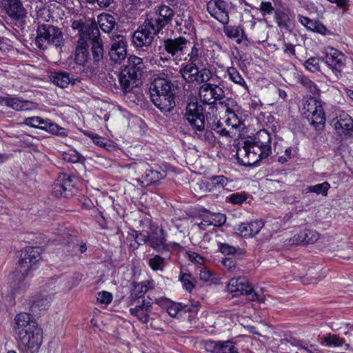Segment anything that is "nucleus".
<instances>
[{"instance_id":"1","label":"nucleus","mask_w":353,"mask_h":353,"mask_svg":"<svg viewBox=\"0 0 353 353\" xmlns=\"http://www.w3.org/2000/svg\"><path fill=\"white\" fill-rule=\"evenodd\" d=\"M14 330L17 335L18 345L23 350L37 352L42 343V330L32 316L26 312H21L14 318Z\"/></svg>"},{"instance_id":"2","label":"nucleus","mask_w":353,"mask_h":353,"mask_svg":"<svg viewBox=\"0 0 353 353\" xmlns=\"http://www.w3.org/2000/svg\"><path fill=\"white\" fill-rule=\"evenodd\" d=\"M185 117L194 130V136L202 141L212 143L214 136L209 130L214 115L205 113L203 105L198 102H190L185 108Z\"/></svg>"},{"instance_id":"3","label":"nucleus","mask_w":353,"mask_h":353,"mask_svg":"<svg viewBox=\"0 0 353 353\" xmlns=\"http://www.w3.org/2000/svg\"><path fill=\"white\" fill-rule=\"evenodd\" d=\"M64 41L63 32L57 26L48 23L38 25L35 45L39 49L45 50L51 45L61 49Z\"/></svg>"},{"instance_id":"4","label":"nucleus","mask_w":353,"mask_h":353,"mask_svg":"<svg viewBox=\"0 0 353 353\" xmlns=\"http://www.w3.org/2000/svg\"><path fill=\"white\" fill-rule=\"evenodd\" d=\"M203 50L200 46H194L187 56L184 57L185 63H182L179 74L188 83H194L198 81L199 68L202 65Z\"/></svg>"},{"instance_id":"5","label":"nucleus","mask_w":353,"mask_h":353,"mask_svg":"<svg viewBox=\"0 0 353 353\" xmlns=\"http://www.w3.org/2000/svg\"><path fill=\"white\" fill-rule=\"evenodd\" d=\"M41 250L39 247H28L21 251L14 274L17 280L21 281L28 276L30 270L41 259Z\"/></svg>"},{"instance_id":"6","label":"nucleus","mask_w":353,"mask_h":353,"mask_svg":"<svg viewBox=\"0 0 353 353\" xmlns=\"http://www.w3.org/2000/svg\"><path fill=\"white\" fill-rule=\"evenodd\" d=\"M236 155L238 162L245 166L254 165L261 159L269 156L267 149L266 150H262L261 148L256 146L251 141L244 142L243 145L238 146Z\"/></svg>"},{"instance_id":"7","label":"nucleus","mask_w":353,"mask_h":353,"mask_svg":"<svg viewBox=\"0 0 353 353\" xmlns=\"http://www.w3.org/2000/svg\"><path fill=\"white\" fill-rule=\"evenodd\" d=\"M174 16V10L168 6L161 4L156 6L154 10L146 15L145 19L152 29L159 33L171 23Z\"/></svg>"},{"instance_id":"8","label":"nucleus","mask_w":353,"mask_h":353,"mask_svg":"<svg viewBox=\"0 0 353 353\" xmlns=\"http://www.w3.org/2000/svg\"><path fill=\"white\" fill-rule=\"evenodd\" d=\"M216 81L202 84L199 89V96L203 104L209 105L212 110L216 108V101L225 97V92L221 87L222 81L216 77Z\"/></svg>"},{"instance_id":"9","label":"nucleus","mask_w":353,"mask_h":353,"mask_svg":"<svg viewBox=\"0 0 353 353\" xmlns=\"http://www.w3.org/2000/svg\"><path fill=\"white\" fill-rule=\"evenodd\" d=\"M194 46H199L196 43H191L188 39L183 37L177 38H168L163 41V47L166 52L172 57H180V59H184L188 52Z\"/></svg>"},{"instance_id":"10","label":"nucleus","mask_w":353,"mask_h":353,"mask_svg":"<svg viewBox=\"0 0 353 353\" xmlns=\"http://www.w3.org/2000/svg\"><path fill=\"white\" fill-rule=\"evenodd\" d=\"M304 114L311 120L316 130H320L325 122V114L321 101L314 97L307 99L303 103Z\"/></svg>"},{"instance_id":"11","label":"nucleus","mask_w":353,"mask_h":353,"mask_svg":"<svg viewBox=\"0 0 353 353\" xmlns=\"http://www.w3.org/2000/svg\"><path fill=\"white\" fill-rule=\"evenodd\" d=\"M76 192L74 177L65 173L59 174L52 185V193L56 196L70 198Z\"/></svg>"},{"instance_id":"12","label":"nucleus","mask_w":353,"mask_h":353,"mask_svg":"<svg viewBox=\"0 0 353 353\" xmlns=\"http://www.w3.org/2000/svg\"><path fill=\"white\" fill-rule=\"evenodd\" d=\"M228 290L231 293H236L235 296L245 294L249 296L248 299L250 301H262L259 299V295L254 291L245 278L238 277L231 279L228 284Z\"/></svg>"},{"instance_id":"13","label":"nucleus","mask_w":353,"mask_h":353,"mask_svg":"<svg viewBox=\"0 0 353 353\" xmlns=\"http://www.w3.org/2000/svg\"><path fill=\"white\" fill-rule=\"evenodd\" d=\"M322 61H324L325 63L331 69L336 79L341 77V72L345 65V56L343 53L334 48H329Z\"/></svg>"},{"instance_id":"14","label":"nucleus","mask_w":353,"mask_h":353,"mask_svg":"<svg viewBox=\"0 0 353 353\" xmlns=\"http://www.w3.org/2000/svg\"><path fill=\"white\" fill-rule=\"evenodd\" d=\"M159 33L145 20L143 23L134 32L132 43L137 48L148 47Z\"/></svg>"},{"instance_id":"15","label":"nucleus","mask_w":353,"mask_h":353,"mask_svg":"<svg viewBox=\"0 0 353 353\" xmlns=\"http://www.w3.org/2000/svg\"><path fill=\"white\" fill-rule=\"evenodd\" d=\"M208 13L223 25L229 22V6L223 0H210L207 3Z\"/></svg>"},{"instance_id":"16","label":"nucleus","mask_w":353,"mask_h":353,"mask_svg":"<svg viewBox=\"0 0 353 353\" xmlns=\"http://www.w3.org/2000/svg\"><path fill=\"white\" fill-rule=\"evenodd\" d=\"M154 105L165 116H169L176 106L174 93L150 95Z\"/></svg>"},{"instance_id":"17","label":"nucleus","mask_w":353,"mask_h":353,"mask_svg":"<svg viewBox=\"0 0 353 353\" xmlns=\"http://www.w3.org/2000/svg\"><path fill=\"white\" fill-rule=\"evenodd\" d=\"M71 27L78 31L79 39H88L91 37L96 38L99 34V30L94 22L84 23L81 20L72 21Z\"/></svg>"},{"instance_id":"18","label":"nucleus","mask_w":353,"mask_h":353,"mask_svg":"<svg viewBox=\"0 0 353 353\" xmlns=\"http://www.w3.org/2000/svg\"><path fill=\"white\" fill-rule=\"evenodd\" d=\"M174 85L168 79L157 77L151 83L149 90L150 95L174 93Z\"/></svg>"},{"instance_id":"19","label":"nucleus","mask_w":353,"mask_h":353,"mask_svg":"<svg viewBox=\"0 0 353 353\" xmlns=\"http://www.w3.org/2000/svg\"><path fill=\"white\" fill-rule=\"evenodd\" d=\"M150 234L149 245L157 252L168 251V246L166 244L165 234L163 229L156 228Z\"/></svg>"},{"instance_id":"20","label":"nucleus","mask_w":353,"mask_h":353,"mask_svg":"<svg viewBox=\"0 0 353 353\" xmlns=\"http://www.w3.org/2000/svg\"><path fill=\"white\" fill-rule=\"evenodd\" d=\"M145 65L143 59L139 57L131 55L128 59V64L123 70L126 74L135 77L139 79L143 74Z\"/></svg>"},{"instance_id":"21","label":"nucleus","mask_w":353,"mask_h":353,"mask_svg":"<svg viewBox=\"0 0 353 353\" xmlns=\"http://www.w3.org/2000/svg\"><path fill=\"white\" fill-rule=\"evenodd\" d=\"M4 8L8 16L14 20H22L26 15L21 0H8Z\"/></svg>"},{"instance_id":"22","label":"nucleus","mask_w":353,"mask_h":353,"mask_svg":"<svg viewBox=\"0 0 353 353\" xmlns=\"http://www.w3.org/2000/svg\"><path fill=\"white\" fill-rule=\"evenodd\" d=\"M263 225L264 223L261 220L243 223L238 226L236 232L243 237L253 236L260 232Z\"/></svg>"},{"instance_id":"23","label":"nucleus","mask_w":353,"mask_h":353,"mask_svg":"<svg viewBox=\"0 0 353 353\" xmlns=\"http://www.w3.org/2000/svg\"><path fill=\"white\" fill-rule=\"evenodd\" d=\"M49 78L54 85L61 88L68 87L69 84L74 85L77 80L68 72L63 71L52 72Z\"/></svg>"},{"instance_id":"24","label":"nucleus","mask_w":353,"mask_h":353,"mask_svg":"<svg viewBox=\"0 0 353 353\" xmlns=\"http://www.w3.org/2000/svg\"><path fill=\"white\" fill-rule=\"evenodd\" d=\"M118 78L121 89L125 94L131 92L132 89L137 86V82L139 79L137 77L126 74L123 70L119 73Z\"/></svg>"},{"instance_id":"25","label":"nucleus","mask_w":353,"mask_h":353,"mask_svg":"<svg viewBox=\"0 0 353 353\" xmlns=\"http://www.w3.org/2000/svg\"><path fill=\"white\" fill-rule=\"evenodd\" d=\"M149 166L150 165L144 161L132 163L129 165V173L134 176V179L138 183L143 185V177L146 174L147 171L149 170Z\"/></svg>"},{"instance_id":"26","label":"nucleus","mask_w":353,"mask_h":353,"mask_svg":"<svg viewBox=\"0 0 353 353\" xmlns=\"http://www.w3.org/2000/svg\"><path fill=\"white\" fill-rule=\"evenodd\" d=\"M319 234L316 231L312 230H304L294 235L293 243L296 244H313L319 239Z\"/></svg>"},{"instance_id":"27","label":"nucleus","mask_w":353,"mask_h":353,"mask_svg":"<svg viewBox=\"0 0 353 353\" xmlns=\"http://www.w3.org/2000/svg\"><path fill=\"white\" fill-rule=\"evenodd\" d=\"M88 44L86 40L79 39L76 51L75 61L79 65H84L88 60Z\"/></svg>"},{"instance_id":"28","label":"nucleus","mask_w":353,"mask_h":353,"mask_svg":"<svg viewBox=\"0 0 353 353\" xmlns=\"http://www.w3.org/2000/svg\"><path fill=\"white\" fill-rule=\"evenodd\" d=\"M91 43V52L92 59L94 62H99L103 58L104 50L102 39L100 37V33L97 34L96 38L91 37L88 39Z\"/></svg>"},{"instance_id":"29","label":"nucleus","mask_w":353,"mask_h":353,"mask_svg":"<svg viewBox=\"0 0 353 353\" xmlns=\"http://www.w3.org/2000/svg\"><path fill=\"white\" fill-rule=\"evenodd\" d=\"M270 142L271 138L270 134L266 130H263L258 132L256 137L251 143L256 146H259L262 150H266L267 149L268 154L270 155L271 153Z\"/></svg>"},{"instance_id":"30","label":"nucleus","mask_w":353,"mask_h":353,"mask_svg":"<svg viewBox=\"0 0 353 353\" xmlns=\"http://www.w3.org/2000/svg\"><path fill=\"white\" fill-rule=\"evenodd\" d=\"M50 301V298L41 295L34 297L30 302V311L33 314H37L40 312L46 310L49 307Z\"/></svg>"},{"instance_id":"31","label":"nucleus","mask_w":353,"mask_h":353,"mask_svg":"<svg viewBox=\"0 0 353 353\" xmlns=\"http://www.w3.org/2000/svg\"><path fill=\"white\" fill-rule=\"evenodd\" d=\"M219 104L226 108L225 113L228 116V118L225 121L226 125L231 129L239 128L242 124V122L239 119L238 116L234 113V110L229 107L228 103H227L225 101H220Z\"/></svg>"},{"instance_id":"32","label":"nucleus","mask_w":353,"mask_h":353,"mask_svg":"<svg viewBox=\"0 0 353 353\" xmlns=\"http://www.w3.org/2000/svg\"><path fill=\"white\" fill-rule=\"evenodd\" d=\"M226 73L228 76L229 79L232 82L241 87L245 91L248 92V85H247L244 78L242 77V75L240 74V72L236 68L233 66L228 67L226 70Z\"/></svg>"},{"instance_id":"33","label":"nucleus","mask_w":353,"mask_h":353,"mask_svg":"<svg viewBox=\"0 0 353 353\" xmlns=\"http://www.w3.org/2000/svg\"><path fill=\"white\" fill-rule=\"evenodd\" d=\"M207 182L209 191L216 192L224 190V188L228 184V178L223 175H218L211 176Z\"/></svg>"},{"instance_id":"34","label":"nucleus","mask_w":353,"mask_h":353,"mask_svg":"<svg viewBox=\"0 0 353 353\" xmlns=\"http://www.w3.org/2000/svg\"><path fill=\"white\" fill-rule=\"evenodd\" d=\"M223 32L228 37L236 39L238 43H240L243 39H247L243 30L239 26H225L223 28Z\"/></svg>"},{"instance_id":"35","label":"nucleus","mask_w":353,"mask_h":353,"mask_svg":"<svg viewBox=\"0 0 353 353\" xmlns=\"http://www.w3.org/2000/svg\"><path fill=\"white\" fill-rule=\"evenodd\" d=\"M3 102L6 105L17 111L26 110L30 109V102L23 101L19 98H4Z\"/></svg>"},{"instance_id":"36","label":"nucleus","mask_w":353,"mask_h":353,"mask_svg":"<svg viewBox=\"0 0 353 353\" xmlns=\"http://www.w3.org/2000/svg\"><path fill=\"white\" fill-rule=\"evenodd\" d=\"M336 130L349 131L353 128V120L347 114H342L334 123Z\"/></svg>"},{"instance_id":"37","label":"nucleus","mask_w":353,"mask_h":353,"mask_svg":"<svg viewBox=\"0 0 353 353\" xmlns=\"http://www.w3.org/2000/svg\"><path fill=\"white\" fill-rule=\"evenodd\" d=\"M41 129L61 137H67V132L65 128L60 127L50 120H46L44 125H41Z\"/></svg>"},{"instance_id":"38","label":"nucleus","mask_w":353,"mask_h":353,"mask_svg":"<svg viewBox=\"0 0 353 353\" xmlns=\"http://www.w3.org/2000/svg\"><path fill=\"white\" fill-rule=\"evenodd\" d=\"M164 176L163 174L161 172L152 170L150 166H149V170L147 171V173L143 177V186H148L152 183H157Z\"/></svg>"},{"instance_id":"39","label":"nucleus","mask_w":353,"mask_h":353,"mask_svg":"<svg viewBox=\"0 0 353 353\" xmlns=\"http://www.w3.org/2000/svg\"><path fill=\"white\" fill-rule=\"evenodd\" d=\"M110 50H127V41L123 35L113 32L110 36Z\"/></svg>"},{"instance_id":"40","label":"nucleus","mask_w":353,"mask_h":353,"mask_svg":"<svg viewBox=\"0 0 353 353\" xmlns=\"http://www.w3.org/2000/svg\"><path fill=\"white\" fill-rule=\"evenodd\" d=\"M214 72L208 68H199V72L198 75V81L196 83L205 84V83H210V81L212 82L216 81V79Z\"/></svg>"},{"instance_id":"41","label":"nucleus","mask_w":353,"mask_h":353,"mask_svg":"<svg viewBox=\"0 0 353 353\" xmlns=\"http://www.w3.org/2000/svg\"><path fill=\"white\" fill-rule=\"evenodd\" d=\"M190 188L196 196L201 197L209 191L208 182H204L202 180L192 181L190 185Z\"/></svg>"},{"instance_id":"42","label":"nucleus","mask_w":353,"mask_h":353,"mask_svg":"<svg viewBox=\"0 0 353 353\" xmlns=\"http://www.w3.org/2000/svg\"><path fill=\"white\" fill-rule=\"evenodd\" d=\"M148 284L149 282L146 281L134 285L131 293L132 301L134 302L136 299L142 298L144 296L150 288L148 285Z\"/></svg>"},{"instance_id":"43","label":"nucleus","mask_w":353,"mask_h":353,"mask_svg":"<svg viewBox=\"0 0 353 353\" xmlns=\"http://www.w3.org/2000/svg\"><path fill=\"white\" fill-rule=\"evenodd\" d=\"M100 27L105 32H110L116 26L114 17L110 14H105L100 18Z\"/></svg>"},{"instance_id":"44","label":"nucleus","mask_w":353,"mask_h":353,"mask_svg":"<svg viewBox=\"0 0 353 353\" xmlns=\"http://www.w3.org/2000/svg\"><path fill=\"white\" fill-rule=\"evenodd\" d=\"M274 18L277 25L281 28L290 29L292 23L288 14L283 11H276L274 14Z\"/></svg>"},{"instance_id":"45","label":"nucleus","mask_w":353,"mask_h":353,"mask_svg":"<svg viewBox=\"0 0 353 353\" xmlns=\"http://www.w3.org/2000/svg\"><path fill=\"white\" fill-rule=\"evenodd\" d=\"M130 313L137 317L144 324H147L150 320V312L141 309L140 306H135L130 309Z\"/></svg>"},{"instance_id":"46","label":"nucleus","mask_w":353,"mask_h":353,"mask_svg":"<svg viewBox=\"0 0 353 353\" xmlns=\"http://www.w3.org/2000/svg\"><path fill=\"white\" fill-rule=\"evenodd\" d=\"M221 127V122L217 119L216 117L214 116L212 120L211 121L209 126V130L212 132V130L215 131L217 134H219L221 137H230V132L226 128H221L219 130V128Z\"/></svg>"},{"instance_id":"47","label":"nucleus","mask_w":353,"mask_h":353,"mask_svg":"<svg viewBox=\"0 0 353 353\" xmlns=\"http://www.w3.org/2000/svg\"><path fill=\"white\" fill-rule=\"evenodd\" d=\"M330 188V183L328 182H323L322 183L316 184L315 185L307 186L305 192H315L318 194H321L325 196L327 194V190Z\"/></svg>"},{"instance_id":"48","label":"nucleus","mask_w":353,"mask_h":353,"mask_svg":"<svg viewBox=\"0 0 353 353\" xmlns=\"http://www.w3.org/2000/svg\"><path fill=\"white\" fill-rule=\"evenodd\" d=\"M216 353H239L234 343L231 341H219Z\"/></svg>"},{"instance_id":"49","label":"nucleus","mask_w":353,"mask_h":353,"mask_svg":"<svg viewBox=\"0 0 353 353\" xmlns=\"http://www.w3.org/2000/svg\"><path fill=\"white\" fill-rule=\"evenodd\" d=\"M180 281L183 284V288L188 292H190L195 287L196 280L192 277L191 274H183L180 276Z\"/></svg>"},{"instance_id":"50","label":"nucleus","mask_w":353,"mask_h":353,"mask_svg":"<svg viewBox=\"0 0 353 353\" xmlns=\"http://www.w3.org/2000/svg\"><path fill=\"white\" fill-rule=\"evenodd\" d=\"M299 82L302 84L310 92L313 94H318L319 90L316 85L305 76H299Z\"/></svg>"},{"instance_id":"51","label":"nucleus","mask_w":353,"mask_h":353,"mask_svg":"<svg viewBox=\"0 0 353 353\" xmlns=\"http://www.w3.org/2000/svg\"><path fill=\"white\" fill-rule=\"evenodd\" d=\"M127 55V50H122L121 51L118 49L110 50H109V56L110 60L115 63H120L122 61H123Z\"/></svg>"},{"instance_id":"52","label":"nucleus","mask_w":353,"mask_h":353,"mask_svg":"<svg viewBox=\"0 0 353 353\" xmlns=\"http://www.w3.org/2000/svg\"><path fill=\"white\" fill-rule=\"evenodd\" d=\"M324 341L327 346L340 347L345 343V340L335 334H327L324 338Z\"/></svg>"},{"instance_id":"53","label":"nucleus","mask_w":353,"mask_h":353,"mask_svg":"<svg viewBox=\"0 0 353 353\" xmlns=\"http://www.w3.org/2000/svg\"><path fill=\"white\" fill-rule=\"evenodd\" d=\"M199 276L201 280L209 283H216L218 281L214 273L205 268H202Z\"/></svg>"},{"instance_id":"54","label":"nucleus","mask_w":353,"mask_h":353,"mask_svg":"<svg viewBox=\"0 0 353 353\" xmlns=\"http://www.w3.org/2000/svg\"><path fill=\"white\" fill-rule=\"evenodd\" d=\"M320 59L317 57H311L305 62V68L312 72H315L320 70Z\"/></svg>"},{"instance_id":"55","label":"nucleus","mask_w":353,"mask_h":353,"mask_svg":"<svg viewBox=\"0 0 353 353\" xmlns=\"http://www.w3.org/2000/svg\"><path fill=\"white\" fill-rule=\"evenodd\" d=\"M165 259L159 255H155L148 261V265L153 270H163Z\"/></svg>"},{"instance_id":"56","label":"nucleus","mask_w":353,"mask_h":353,"mask_svg":"<svg viewBox=\"0 0 353 353\" xmlns=\"http://www.w3.org/2000/svg\"><path fill=\"white\" fill-rule=\"evenodd\" d=\"M81 156L74 150H70L63 154V159L68 162L77 163L80 161Z\"/></svg>"},{"instance_id":"57","label":"nucleus","mask_w":353,"mask_h":353,"mask_svg":"<svg viewBox=\"0 0 353 353\" xmlns=\"http://www.w3.org/2000/svg\"><path fill=\"white\" fill-rule=\"evenodd\" d=\"M208 216L210 218V222H212V225L216 227H220L223 225L226 221V216L223 214H213Z\"/></svg>"},{"instance_id":"58","label":"nucleus","mask_w":353,"mask_h":353,"mask_svg":"<svg viewBox=\"0 0 353 353\" xmlns=\"http://www.w3.org/2000/svg\"><path fill=\"white\" fill-rule=\"evenodd\" d=\"M45 121L46 120L41 119V117H32L26 119L24 123L32 128H41V125H44Z\"/></svg>"},{"instance_id":"59","label":"nucleus","mask_w":353,"mask_h":353,"mask_svg":"<svg viewBox=\"0 0 353 353\" xmlns=\"http://www.w3.org/2000/svg\"><path fill=\"white\" fill-rule=\"evenodd\" d=\"M228 199L232 204H241L247 199V195L243 192L233 193Z\"/></svg>"},{"instance_id":"60","label":"nucleus","mask_w":353,"mask_h":353,"mask_svg":"<svg viewBox=\"0 0 353 353\" xmlns=\"http://www.w3.org/2000/svg\"><path fill=\"white\" fill-rule=\"evenodd\" d=\"M199 307V303L198 301H195L190 304H183L181 303V312H190L192 314H196L198 312V309Z\"/></svg>"},{"instance_id":"61","label":"nucleus","mask_w":353,"mask_h":353,"mask_svg":"<svg viewBox=\"0 0 353 353\" xmlns=\"http://www.w3.org/2000/svg\"><path fill=\"white\" fill-rule=\"evenodd\" d=\"M97 301L103 304H109L112 301V295L111 293L102 291L98 293Z\"/></svg>"},{"instance_id":"62","label":"nucleus","mask_w":353,"mask_h":353,"mask_svg":"<svg viewBox=\"0 0 353 353\" xmlns=\"http://www.w3.org/2000/svg\"><path fill=\"white\" fill-rule=\"evenodd\" d=\"M181 303H172L167 307L168 313L170 316L174 317L181 312Z\"/></svg>"},{"instance_id":"63","label":"nucleus","mask_w":353,"mask_h":353,"mask_svg":"<svg viewBox=\"0 0 353 353\" xmlns=\"http://www.w3.org/2000/svg\"><path fill=\"white\" fill-rule=\"evenodd\" d=\"M219 250L224 254H234L236 252L235 247L230 245L227 243H220L219 245Z\"/></svg>"},{"instance_id":"64","label":"nucleus","mask_w":353,"mask_h":353,"mask_svg":"<svg viewBox=\"0 0 353 353\" xmlns=\"http://www.w3.org/2000/svg\"><path fill=\"white\" fill-rule=\"evenodd\" d=\"M219 345V341H207L204 343L205 350L210 353H216Z\"/></svg>"}]
</instances>
